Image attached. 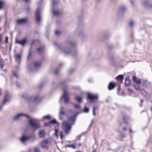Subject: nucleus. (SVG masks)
<instances>
[{
	"mask_svg": "<svg viewBox=\"0 0 152 152\" xmlns=\"http://www.w3.org/2000/svg\"><path fill=\"white\" fill-rule=\"evenodd\" d=\"M1 90L0 89V96L1 95Z\"/></svg>",
	"mask_w": 152,
	"mask_h": 152,
	"instance_id": "nucleus-54",
	"label": "nucleus"
},
{
	"mask_svg": "<svg viewBox=\"0 0 152 152\" xmlns=\"http://www.w3.org/2000/svg\"><path fill=\"white\" fill-rule=\"evenodd\" d=\"M151 111H152V108H151Z\"/></svg>",
	"mask_w": 152,
	"mask_h": 152,
	"instance_id": "nucleus-61",
	"label": "nucleus"
},
{
	"mask_svg": "<svg viewBox=\"0 0 152 152\" xmlns=\"http://www.w3.org/2000/svg\"><path fill=\"white\" fill-rule=\"evenodd\" d=\"M141 102H143V101L142 99L141 100Z\"/></svg>",
	"mask_w": 152,
	"mask_h": 152,
	"instance_id": "nucleus-55",
	"label": "nucleus"
},
{
	"mask_svg": "<svg viewBox=\"0 0 152 152\" xmlns=\"http://www.w3.org/2000/svg\"><path fill=\"white\" fill-rule=\"evenodd\" d=\"M148 0H146V1H145L143 3V5L145 7H148L147 4L148 3Z\"/></svg>",
	"mask_w": 152,
	"mask_h": 152,
	"instance_id": "nucleus-30",
	"label": "nucleus"
},
{
	"mask_svg": "<svg viewBox=\"0 0 152 152\" xmlns=\"http://www.w3.org/2000/svg\"><path fill=\"white\" fill-rule=\"evenodd\" d=\"M65 147H69V148H75V145L71 144V145H66L65 146Z\"/></svg>",
	"mask_w": 152,
	"mask_h": 152,
	"instance_id": "nucleus-23",
	"label": "nucleus"
},
{
	"mask_svg": "<svg viewBox=\"0 0 152 152\" xmlns=\"http://www.w3.org/2000/svg\"><path fill=\"white\" fill-rule=\"evenodd\" d=\"M74 70L72 69H70L68 71V73L69 74H71L73 72V71Z\"/></svg>",
	"mask_w": 152,
	"mask_h": 152,
	"instance_id": "nucleus-39",
	"label": "nucleus"
},
{
	"mask_svg": "<svg viewBox=\"0 0 152 152\" xmlns=\"http://www.w3.org/2000/svg\"><path fill=\"white\" fill-rule=\"evenodd\" d=\"M45 132L44 131L41 130L39 132V136L41 138L43 137L45 135Z\"/></svg>",
	"mask_w": 152,
	"mask_h": 152,
	"instance_id": "nucleus-22",
	"label": "nucleus"
},
{
	"mask_svg": "<svg viewBox=\"0 0 152 152\" xmlns=\"http://www.w3.org/2000/svg\"><path fill=\"white\" fill-rule=\"evenodd\" d=\"M73 105L74 106L75 108L76 109H79L80 108V106L78 104H73Z\"/></svg>",
	"mask_w": 152,
	"mask_h": 152,
	"instance_id": "nucleus-26",
	"label": "nucleus"
},
{
	"mask_svg": "<svg viewBox=\"0 0 152 152\" xmlns=\"http://www.w3.org/2000/svg\"><path fill=\"white\" fill-rule=\"evenodd\" d=\"M10 97L8 94H6L4 98V100L3 102V104H4L7 102L10 99Z\"/></svg>",
	"mask_w": 152,
	"mask_h": 152,
	"instance_id": "nucleus-11",
	"label": "nucleus"
},
{
	"mask_svg": "<svg viewBox=\"0 0 152 152\" xmlns=\"http://www.w3.org/2000/svg\"><path fill=\"white\" fill-rule=\"evenodd\" d=\"M1 107H0V110H1Z\"/></svg>",
	"mask_w": 152,
	"mask_h": 152,
	"instance_id": "nucleus-56",
	"label": "nucleus"
},
{
	"mask_svg": "<svg viewBox=\"0 0 152 152\" xmlns=\"http://www.w3.org/2000/svg\"><path fill=\"white\" fill-rule=\"evenodd\" d=\"M95 107H94L93 108V114L94 116L96 115V114L95 113Z\"/></svg>",
	"mask_w": 152,
	"mask_h": 152,
	"instance_id": "nucleus-40",
	"label": "nucleus"
},
{
	"mask_svg": "<svg viewBox=\"0 0 152 152\" xmlns=\"http://www.w3.org/2000/svg\"><path fill=\"white\" fill-rule=\"evenodd\" d=\"M87 96L88 99L90 100H96L98 98V96L94 94L90 93H88Z\"/></svg>",
	"mask_w": 152,
	"mask_h": 152,
	"instance_id": "nucleus-7",
	"label": "nucleus"
},
{
	"mask_svg": "<svg viewBox=\"0 0 152 152\" xmlns=\"http://www.w3.org/2000/svg\"><path fill=\"white\" fill-rule=\"evenodd\" d=\"M76 116L74 114L71 116H68V120L69 123L66 121H64L62 123V127L64 128L65 132L66 134H68L70 132L71 128L72 125L74 124V122L75 121Z\"/></svg>",
	"mask_w": 152,
	"mask_h": 152,
	"instance_id": "nucleus-1",
	"label": "nucleus"
},
{
	"mask_svg": "<svg viewBox=\"0 0 152 152\" xmlns=\"http://www.w3.org/2000/svg\"><path fill=\"white\" fill-rule=\"evenodd\" d=\"M70 45L72 47L74 45L72 43H70Z\"/></svg>",
	"mask_w": 152,
	"mask_h": 152,
	"instance_id": "nucleus-49",
	"label": "nucleus"
},
{
	"mask_svg": "<svg viewBox=\"0 0 152 152\" xmlns=\"http://www.w3.org/2000/svg\"><path fill=\"white\" fill-rule=\"evenodd\" d=\"M34 152H40L39 149L38 148H35L34 150Z\"/></svg>",
	"mask_w": 152,
	"mask_h": 152,
	"instance_id": "nucleus-36",
	"label": "nucleus"
},
{
	"mask_svg": "<svg viewBox=\"0 0 152 152\" xmlns=\"http://www.w3.org/2000/svg\"><path fill=\"white\" fill-rule=\"evenodd\" d=\"M135 24L134 22L133 21L130 20L129 22V24L130 26L132 27Z\"/></svg>",
	"mask_w": 152,
	"mask_h": 152,
	"instance_id": "nucleus-28",
	"label": "nucleus"
},
{
	"mask_svg": "<svg viewBox=\"0 0 152 152\" xmlns=\"http://www.w3.org/2000/svg\"><path fill=\"white\" fill-rule=\"evenodd\" d=\"M128 91H129V92H131L132 91V90L129 88L128 89Z\"/></svg>",
	"mask_w": 152,
	"mask_h": 152,
	"instance_id": "nucleus-47",
	"label": "nucleus"
},
{
	"mask_svg": "<svg viewBox=\"0 0 152 152\" xmlns=\"http://www.w3.org/2000/svg\"><path fill=\"white\" fill-rule=\"evenodd\" d=\"M41 10L39 8L37 9L35 13V19L38 22H40L42 19V16L41 15Z\"/></svg>",
	"mask_w": 152,
	"mask_h": 152,
	"instance_id": "nucleus-4",
	"label": "nucleus"
},
{
	"mask_svg": "<svg viewBox=\"0 0 152 152\" xmlns=\"http://www.w3.org/2000/svg\"><path fill=\"white\" fill-rule=\"evenodd\" d=\"M8 37L7 36H6L5 38V43H8Z\"/></svg>",
	"mask_w": 152,
	"mask_h": 152,
	"instance_id": "nucleus-37",
	"label": "nucleus"
},
{
	"mask_svg": "<svg viewBox=\"0 0 152 152\" xmlns=\"http://www.w3.org/2000/svg\"><path fill=\"white\" fill-rule=\"evenodd\" d=\"M63 90L64 94L61 96L60 100H61L62 99H63L65 102L67 103L69 102V94L65 88H64Z\"/></svg>",
	"mask_w": 152,
	"mask_h": 152,
	"instance_id": "nucleus-3",
	"label": "nucleus"
},
{
	"mask_svg": "<svg viewBox=\"0 0 152 152\" xmlns=\"http://www.w3.org/2000/svg\"><path fill=\"white\" fill-rule=\"evenodd\" d=\"M141 92L142 94L145 96L147 95V93L143 89L141 90Z\"/></svg>",
	"mask_w": 152,
	"mask_h": 152,
	"instance_id": "nucleus-27",
	"label": "nucleus"
},
{
	"mask_svg": "<svg viewBox=\"0 0 152 152\" xmlns=\"http://www.w3.org/2000/svg\"><path fill=\"white\" fill-rule=\"evenodd\" d=\"M140 107H142V104H140Z\"/></svg>",
	"mask_w": 152,
	"mask_h": 152,
	"instance_id": "nucleus-58",
	"label": "nucleus"
},
{
	"mask_svg": "<svg viewBox=\"0 0 152 152\" xmlns=\"http://www.w3.org/2000/svg\"><path fill=\"white\" fill-rule=\"evenodd\" d=\"M64 53L65 54H68L69 53V51H68L64 50Z\"/></svg>",
	"mask_w": 152,
	"mask_h": 152,
	"instance_id": "nucleus-41",
	"label": "nucleus"
},
{
	"mask_svg": "<svg viewBox=\"0 0 152 152\" xmlns=\"http://www.w3.org/2000/svg\"><path fill=\"white\" fill-rule=\"evenodd\" d=\"M60 137L61 139H62L63 136L62 134V133L61 132H60Z\"/></svg>",
	"mask_w": 152,
	"mask_h": 152,
	"instance_id": "nucleus-45",
	"label": "nucleus"
},
{
	"mask_svg": "<svg viewBox=\"0 0 152 152\" xmlns=\"http://www.w3.org/2000/svg\"><path fill=\"white\" fill-rule=\"evenodd\" d=\"M15 57L16 61L19 63L20 61L21 57V55L20 54H17L15 55Z\"/></svg>",
	"mask_w": 152,
	"mask_h": 152,
	"instance_id": "nucleus-15",
	"label": "nucleus"
},
{
	"mask_svg": "<svg viewBox=\"0 0 152 152\" xmlns=\"http://www.w3.org/2000/svg\"><path fill=\"white\" fill-rule=\"evenodd\" d=\"M29 139V137L23 134L22 137L20 138V140L22 143L24 144Z\"/></svg>",
	"mask_w": 152,
	"mask_h": 152,
	"instance_id": "nucleus-8",
	"label": "nucleus"
},
{
	"mask_svg": "<svg viewBox=\"0 0 152 152\" xmlns=\"http://www.w3.org/2000/svg\"><path fill=\"white\" fill-rule=\"evenodd\" d=\"M52 12L53 15L57 16L60 14L61 13L59 10L55 11L53 9V7L54 6L57 4L58 2H56L55 0H53L52 1Z\"/></svg>",
	"mask_w": 152,
	"mask_h": 152,
	"instance_id": "nucleus-6",
	"label": "nucleus"
},
{
	"mask_svg": "<svg viewBox=\"0 0 152 152\" xmlns=\"http://www.w3.org/2000/svg\"><path fill=\"white\" fill-rule=\"evenodd\" d=\"M13 76H14L15 77H18L17 75L16 72H13Z\"/></svg>",
	"mask_w": 152,
	"mask_h": 152,
	"instance_id": "nucleus-42",
	"label": "nucleus"
},
{
	"mask_svg": "<svg viewBox=\"0 0 152 152\" xmlns=\"http://www.w3.org/2000/svg\"><path fill=\"white\" fill-rule=\"evenodd\" d=\"M123 129L124 130V131L126 130V128H123Z\"/></svg>",
	"mask_w": 152,
	"mask_h": 152,
	"instance_id": "nucleus-52",
	"label": "nucleus"
},
{
	"mask_svg": "<svg viewBox=\"0 0 152 152\" xmlns=\"http://www.w3.org/2000/svg\"><path fill=\"white\" fill-rule=\"evenodd\" d=\"M129 132H133L132 131V130L131 129H130Z\"/></svg>",
	"mask_w": 152,
	"mask_h": 152,
	"instance_id": "nucleus-50",
	"label": "nucleus"
},
{
	"mask_svg": "<svg viewBox=\"0 0 152 152\" xmlns=\"http://www.w3.org/2000/svg\"><path fill=\"white\" fill-rule=\"evenodd\" d=\"M43 48L41 47L38 48L37 49V50L39 53H41L43 51Z\"/></svg>",
	"mask_w": 152,
	"mask_h": 152,
	"instance_id": "nucleus-31",
	"label": "nucleus"
},
{
	"mask_svg": "<svg viewBox=\"0 0 152 152\" xmlns=\"http://www.w3.org/2000/svg\"><path fill=\"white\" fill-rule=\"evenodd\" d=\"M26 42V39H23L20 40H16V43L20 44L24 46Z\"/></svg>",
	"mask_w": 152,
	"mask_h": 152,
	"instance_id": "nucleus-12",
	"label": "nucleus"
},
{
	"mask_svg": "<svg viewBox=\"0 0 152 152\" xmlns=\"http://www.w3.org/2000/svg\"><path fill=\"white\" fill-rule=\"evenodd\" d=\"M26 21V19L23 18L18 20L17 21V22L19 24H22L25 23Z\"/></svg>",
	"mask_w": 152,
	"mask_h": 152,
	"instance_id": "nucleus-14",
	"label": "nucleus"
},
{
	"mask_svg": "<svg viewBox=\"0 0 152 152\" xmlns=\"http://www.w3.org/2000/svg\"><path fill=\"white\" fill-rule=\"evenodd\" d=\"M50 143V142L48 140H45L42 142L40 144L41 147H46L48 146Z\"/></svg>",
	"mask_w": 152,
	"mask_h": 152,
	"instance_id": "nucleus-9",
	"label": "nucleus"
},
{
	"mask_svg": "<svg viewBox=\"0 0 152 152\" xmlns=\"http://www.w3.org/2000/svg\"><path fill=\"white\" fill-rule=\"evenodd\" d=\"M64 107H61L60 110V113L59 115V118L60 119H62V115L65 114V112L64 111Z\"/></svg>",
	"mask_w": 152,
	"mask_h": 152,
	"instance_id": "nucleus-10",
	"label": "nucleus"
},
{
	"mask_svg": "<svg viewBox=\"0 0 152 152\" xmlns=\"http://www.w3.org/2000/svg\"><path fill=\"white\" fill-rule=\"evenodd\" d=\"M126 9V8L124 6L121 7L120 9V11L121 12H123Z\"/></svg>",
	"mask_w": 152,
	"mask_h": 152,
	"instance_id": "nucleus-25",
	"label": "nucleus"
},
{
	"mask_svg": "<svg viewBox=\"0 0 152 152\" xmlns=\"http://www.w3.org/2000/svg\"><path fill=\"white\" fill-rule=\"evenodd\" d=\"M34 41H33L32 42V44H33L34 43Z\"/></svg>",
	"mask_w": 152,
	"mask_h": 152,
	"instance_id": "nucleus-60",
	"label": "nucleus"
},
{
	"mask_svg": "<svg viewBox=\"0 0 152 152\" xmlns=\"http://www.w3.org/2000/svg\"><path fill=\"white\" fill-rule=\"evenodd\" d=\"M55 34L57 35H58L60 34V32L58 31H56L55 32Z\"/></svg>",
	"mask_w": 152,
	"mask_h": 152,
	"instance_id": "nucleus-44",
	"label": "nucleus"
},
{
	"mask_svg": "<svg viewBox=\"0 0 152 152\" xmlns=\"http://www.w3.org/2000/svg\"><path fill=\"white\" fill-rule=\"evenodd\" d=\"M75 99L78 102L81 103L82 102V97L81 96H78L75 97Z\"/></svg>",
	"mask_w": 152,
	"mask_h": 152,
	"instance_id": "nucleus-21",
	"label": "nucleus"
},
{
	"mask_svg": "<svg viewBox=\"0 0 152 152\" xmlns=\"http://www.w3.org/2000/svg\"><path fill=\"white\" fill-rule=\"evenodd\" d=\"M41 64V63L39 61H35L34 63V66L36 68L40 67Z\"/></svg>",
	"mask_w": 152,
	"mask_h": 152,
	"instance_id": "nucleus-18",
	"label": "nucleus"
},
{
	"mask_svg": "<svg viewBox=\"0 0 152 152\" xmlns=\"http://www.w3.org/2000/svg\"><path fill=\"white\" fill-rule=\"evenodd\" d=\"M38 121L37 119L30 118L29 121V124L31 127L36 129L39 128L40 127L39 124L37 123Z\"/></svg>",
	"mask_w": 152,
	"mask_h": 152,
	"instance_id": "nucleus-2",
	"label": "nucleus"
},
{
	"mask_svg": "<svg viewBox=\"0 0 152 152\" xmlns=\"http://www.w3.org/2000/svg\"><path fill=\"white\" fill-rule=\"evenodd\" d=\"M31 55V53L30 51H29L28 54V58H29L30 57Z\"/></svg>",
	"mask_w": 152,
	"mask_h": 152,
	"instance_id": "nucleus-43",
	"label": "nucleus"
},
{
	"mask_svg": "<svg viewBox=\"0 0 152 152\" xmlns=\"http://www.w3.org/2000/svg\"><path fill=\"white\" fill-rule=\"evenodd\" d=\"M97 1H99V0H97Z\"/></svg>",
	"mask_w": 152,
	"mask_h": 152,
	"instance_id": "nucleus-62",
	"label": "nucleus"
},
{
	"mask_svg": "<svg viewBox=\"0 0 152 152\" xmlns=\"http://www.w3.org/2000/svg\"><path fill=\"white\" fill-rule=\"evenodd\" d=\"M57 123V121L55 119H54L49 122L48 123H45L44 125L45 126H50L51 124H55Z\"/></svg>",
	"mask_w": 152,
	"mask_h": 152,
	"instance_id": "nucleus-16",
	"label": "nucleus"
},
{
	"mask_svg": "<svg viewBox=\"0 0 152 152\" xmlns=\"http://www.w3.org/2000/svg\"><path fill=\"white\" fill-rule=\"evenodd\" d=\"M4 3L3 1H0V9L2 8L4 5Z\"/></svg>",
	"mask_w": 152,
	"mask_h": 152,
	"instance_id": "nucleus-32",
	"label": "nucleus"
},
{
	"mask_svg": "<svg viewBox=\"0 0 152 152\" xmlns=\"http://www.w3.org/2000/svg\"><path fill=\"white\" fill-rule=\"evenodd\" d=\"M51 116L50 115H47L43 117V119H50L51 118Z\"/></svg>",
	"mask_w": 152,
	"mask_h": 152,
	"instance_id": "nucleus-29",
	"label": "nucleus"
},
{
	"mask_svg": "<svg viewBox=\"0 0 152 152\" xmlns=\"http://www.w3.org/2000/svg\"><path fill=\"white\" fill-rule=\"evenodd\" d=\"M55 134L56 135V136L57 137L58 135H57V134L58 130L57 129H56L55 130Z\"/></svg>",
	"mask_w": 152,
	"mask_h": 152,
	"instance_id": "nucleus-46",
	"label": "nucleus"
},
{
	"mask_svg": "<svg viewBox=\"0 0 152 152\" xmlns=\"http://www.w3.org/2000/svg\"><path fill=\"white\" fill-rule=\"evenodd\" d=\"M136 2L135 0H130V2L132 5H134Z\"/></svg>",
	"mask_w": 152,
	"mask_h": 152,
	"instance_id": "nucleus-34",
	"label": "nucleus"
},
{
	"mask_svg": "<svg viewBox=\"0 0 152 152\" xmlns=\"http://www.w3.org/2000/svg\"><path fill=\"white\" fill-rule=\"evenodd\" d=\"M118 91H120V87H118Z\"/></svg>",
	"mask_w": 152,
	"mask_h": 152,
	"instance_id": "nucleus-51",
	"label": "nucleus"
},
{
	"mask_svg": "<svg viewBox=\"0 0 152 152\" xmlns=\"http://www.w3.org/2000/svg\"><path fill=\"white\" fill-rule=\"evenodd\" d=\"M4 66V64L3 62L0 60V67L1 68H3Z\"/></svg>",
	"mask_w": 152,
	"mask_h": 152,
	"instance_id": "nucleus-33",
	"label": "nucleus"
},
{
	"mask_svg": "<svg viewBox=\"0 0 152 152\" xmlns=\"http://www.w3.org/2000/svg\"><path fill=\"white\" fill-rule=\"evenodd\" d=\"M150 7H151L152 8V5L151 6H150Z\"/></svg>",
	"mask_w": 152,
	"mask_h": 152,
	"instance_id": "nucleus-59",
	"label": "nucleus"
},
{
	"mask_svg": "<svg viewBox=\"0 0 152 152\" xmlns=\"http://www.w3.org/2000/svg\"><path fill=\"white\" fill-rule=\"evenodd\" d=\"M124 83L125 86H128L130 85L131 82L129 79L126 78Z\"/></svg>",
	"mask_w": 152,
	"mask_h": 152,
	"instance_id": "nucleus-19",
	"label": "nucleus"
},
{
	"mask_svg": "<svg viewBox=\"0 0 152 152\" xmlns=\"http://www.w3.org/2000/svg\"><path fill=\"white\" fill-rule=\"evenodd\" d=\"M125 137V136L124 135V136H123L122 137Z\"/></svg>",
	"mask_w": 152,
	"mask_h": 152,
	"instance_id": "nucleus-57",
	"label": "nucleus"
},
{
	"mask_svg": "<svg viewBox=\"0 0 152 152\" xmlns=\"http://www.w3.org/2000/svg\"><path fill=\"white\" fill-rule=\"evenodd\" d=\"M54 72L56 74H57L58 73V72L57 70H55L54 71Z\"/></svg>",
	"mask_w": 152,
	"mask_h": 152,
	"instance_id": "nucleus-48",
	"label": "nucleus"
},
{
	"mask_svg": "<svg viewBox=\"0 0 152 152\" xmlns=\"http://www.w3.org/2000/svg\"><path fill=\"white\" fill-rule=\"evenodd\" d=\"M116 86V83L115 82H110L108 86V89L111 90L113 89Z\"/></svg>",
	"mask_w": 152,
	"mask_h": 152,
	"instance_id": "nucleus-13",
	"label": "nucleus"
},
{
	"mask_svg": "<svg viewBox=\"0 0 152 152\" xmlns=\"http://www.w3.org/2000/svg\"><path fill=\"white\" fill-rule=\"evenodd\" d=\"M124 78L123 75H119L117 77V80L119 81L121 83L123 82Z\"/></svg>",
	"mask_w": 152,
	"mask_h": 152,
	"instance_id": "nucleus-17",
	"label": "nucleus"
},
{
	"mask_svg": "<svg viewBox=\"0 0 152 152\" xmlns=\"http://www.w3.org/2000/svg\"><path fill=\"white\" fill-rule=\"evenodd\" d=\"M24 117H26L28 118H29V117L28 115L23 113H20L15 115L13 118V120L15 121H17Z\"/></svg>",
	"mask_w": 152,
	"mask_h": 152,
	"instance_id": "nucleus-5",
	"label": "nucleus"
},
{
	"mask_svg": "<svg viewBox=\"0 0 152 152\" xmlns=\"http://www.w3.org/2000/svg\"><path fill=\"white\" fill-rule=\"evenodd\" d=\"M134 87L135 89L137 90H139V87L138 85L137 86H136L135 85H134Z\"/></svg>",
	"mask_w": 152,
	"mask_h": 152,
	"instance_id": "nucleus-35",
	"label": "nucleus"
},
{
	"mask_svg": "<svg viewBox=\"0 0 152 152\" xmlns=\"http://www.w3.org/2000/svg\"><path fill=\"white\" fill-rule=\"evenodd\" d=\"M133 80L137 84L139 85L140 83V80L136 78V77L134 76H133Z\"/></svg>",
	"mask_w": 152,
	"mask_h": 152,
	"instance_id": "nucleus-20",
	"label": "nucleus"
},
{
	"mask_svg": "<svg viewBox=\"0 0 152 152\" xmlns=\"http://www.w3.org/2000/svg\"><path fill=\"white\" fill-rule=\"evenodd\" d=\"M29 0H25V1L26 2H27Z\"/></svg>",
	"mask_w": 152,
	"mask_h": 152,
	"instance_id": "nucleus-53",
	"label": "nucleus"
},
{
	"mask_svg": "<svg viewBox=\"0 0 152 152\" xmlns=\"http://www.w3.org/2000/svg\"><path fill=\"white\" fill-rule=\"evenodd\" d=\"M89 111V109L88 108L85 107L84 109V111L85 113L88 112Z\"/></svg>",
	"mask_w": 152,
	"mask_h": 152,
	"instance_id": "nucleus-38",
	"label": "nucleus"
},
{
	"mask_svg": "<svg viewBox=\"0 0 152 152\" xmlns=\"http://www.w3.org/2000/svg\"><path fill=\"white\" fill-rule=\"evenodd\" d=\"M40 97L39 96H36L34 98V101L35 102H37L40 99Z\"/></svg>",
	"mask_w": 152,
	"mask_h": 152,
	"instance_id": "nucleus-24",
	"label": "nucleus"
}]
</instances>
